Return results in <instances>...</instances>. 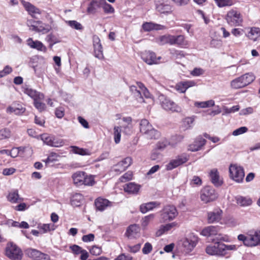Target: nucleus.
Listing matches in <instances>:
<instances>
[{"mask_svg": "<svg viewBox=\"0 0 260 260\" xmlns=\"http://www.w3.org/2000/svg\"><path fill=\"white\" fill-rule=\"evenodd\" d=\"M140 132L148 139H157L160 136V133L155 129L146 119H142L139 123Z\"/></svg>", "mask_w": 260, "mask_h": 260, "instance_id": "obj_1", "label": "nucleus"}, {"mask_svg": "<svg viewBox=\"0 0 260 260\" xmlns=\"http://www.w3.org/2000/svg\"><path fill=\"white\" fill-rule=\"evenodd\" d=\"M22 90L25 93L34 99V106L38 111L42 112L45 110L46 108L45 104L38 101L44 99V96L43 93L38 92L36 90L28 87L26 85L23 86L22 87Z\"/></svg>", "mask_w": 260, "mask_h": 260, "instance_id": "obj_2", "label": "nucleus"}, {"mask_svg": "<svg viewBox=\"0 0 260 260\" xmlns=\"http://www.w3.org/2000/svg\"><path fill=\"white\" fill-rule=\"evenodd\" d=\"M129 88L130 91L140 103L145 102L142 94L146 98H150L149 92L142 82H136V85H131Z\"/></svg>", "mask_w": 260, "mask_h": 260, "instance_id": "obj_3", "label": "nucleus"}, {"mask_svg": "<svg viewBox=\"0 0 260 260\" xmlns=\"http://www.w3.org/2000/svg\"><path fill=\"white\" fill-rule=\"evenodd\" d=\"M178 214L177 210L174 206H166L161 211L160 222L162 223L172 220L178 215Z\"/></svg>", "mask_w": 260, "mask_h": 260, "instance_id": "obj_4", "label": "nucleus"}, {"mask_svg": "<svg viewBox=\"0 0 260 260\" xmlns=\"http://www.w3.org/2000/svg\"><path fill=\"white\" fill-rule=\"evenodd\" d=\"M259 231H254L252 234L245 236L240 234L238 236L239 241H243V244L247 246L253 247L259 245Z\"/></svg>", "mask_w": 260, "mask_h": 260, "instance_id": "obj_5", "label": "nucleus"}, {"mask_svg": "<svg viewBox=\"0 0 260 260\" xmlns=\"http://www.w3.org/2000/svg\"><path fill=\"white\" fill-rule=\"evenodd\" d=\"M6 255L11 260H21L23 253L16 244L9 243L6 248Z\"/></svg>", "mask_w": 260, "mask_h": 260, "instance_id": "obj_6", "label": "nucleus"}, {"mask_svg": "<svg viewBox=\"0 0 260 260\" xmlns=\"http://www.w3.org/2000/svg\"><path fill=\"white\" fill-rule=\"evenodd\" d=\"M218 198V194L212 187L207 186L204 187L200 192V198L205 203L215 201Z\"/></svg>", "mask_w": 260, "mask_h": 260, "instance_id": "obj_7", "label": "nucleus"}, {"mask_svg": "<svg viewBox=\"0 0 260 260\" xmlns=\"http://www.w3.org/2000/svg\"><path fill=\"white\" fill-rule=\"evenodd\" d=\"M225 19L228 24L231 26H239L243 21L240 12L234 9L229 11L227 13Z\"/></svg>", "mask_w": 260, "mask_h": 260, "instance_id": "obj_8", "label": "nucleus"}, {"mask_svg": "<svg viewBox=\"0 0 260 260\" xmlns=\"http://www.w3.org/2000/svg\"><path fill=\"white\" fill-rule=\"evenodd\" d=\"M230 176L231 179L238 183H241L245 174L242 167L237 165H231L229 167Z\"/></svg>", "mask_w": 260, "mask_h": 260, "instance_id": "obj_9", "label": "nucleus"}, {"mask_svg": "<svg viewBox=\"0 0 260 260\" xmlns=\"http://www.w3.org/2000/svg\"><path fill=\"white\" fill-rule=\"evenodd\" d=\"M199 242V238L194 234H189L182 242V246L184 251L188 253L193 250Z\"/></svg>", "mask_w": 260, "mask_h": 260, "instance_id": "obj_10", "label": "nucleus"}, {"mask_svg": "<svg viewBox=\"0 0 260 260\" xmlns=\"http://www.w3.org/2000/svg\"><path fill=\"white\" fill-rule=\"evenodd\" d=\"M160 101L162 108L167 111L179 113L182 111L181 107L164 95L160 96Z\"/></svg>", "mask_w": 260, "mask_h": 260, "instance_id": "obj_11", "label": "nucleus"}, {"mask_svg": "<svg viewBox=\"0 0 260 260\" xmlns=\"http://www.w3.org/2000/svg\"><path fill=\"white\" fill-rule=\"evenodd\" d=\"M205 251L210 255L224 256L223 243L219 241H215L213 244L208 245L206 248Z\"/></svg>", "mask_w": 260, "mask_h": 260, "instance_id": "obj_12", "label": "nucleus"}, {"mask_svg": "<svg viewBox=\"0 0 260 260\" xmlns=\"http://www.w3.org/2000/svg\"><path fill=\"white\" fill-rule=\"evenodd\" d=\"M25 254L32 260H50V256L40 251L33 248H27Z\"/></svg>", "mask_w": 260, "mask_h": 260, "instance_id": "obj_13", "label": "nucleus"}, {"mask_svg": "<svg viewBox=\"0 0 260 260\" xmlns=\"http://www.w3.org/2000/svg\"><path fill=\"white\" fill-rule=\"evenodd\" d=\"M188 160V156L186 154L178 155L174 159L171 160L166 167L167 170H172L173 169L185 163Z\"/></svg>", "mask_w": 260, "mask_h": 260, "instance_id": "obj_14", "label": "nucleus"}, {"mask_svg": "<svg viewBox=\"0 0 260 260\" xmlns=\"http://www.w3.org/2000/svg\"><path fill=\"white\" fill-rule=\"evenodd\" d=\"M141 58L149 65L157 63L161 57L156 58L155 54L150 51H145L141 53Z\"/></svg>", "mask_w": 260, "mask_h": 260, "instance_id": "obj_15", "label": "nucleus"}, {"mask_svg": "<svg viewBox=\"0 0 260 260\" xmlns=\"http://www.w3.org/2000/svg\"><path fill=\"white\" fill-rule=\"evenodd\" d=\"M156 10L161 14H167L172 12V6L168 2L158 0L156 3Z\"/></svg>", "mask_w": 260, "mask_h": 260, "instance_id": "obj_16", "label": "nucleus"}, {"mask_svg": "<svg viewBox=\"0 0 260 260\" xmlns=\"http://www.w3.org/2000/svg\"><path fill=\"white\" fill-rule=\"evenodd\" d=\"M209 177L211 182L216 187L220 186L223 181L220 178L219 173L217 169H212L209 173Z\"/></svg>", "mask_w": 260, "mask_h": 260, "instance_id": "obj_17", "label": "nucleus"}, {"mask_svg": "<svg viewBox=\"0 0 260 260\" xmlns=\"http://www.w3.org/2000/svg\"><path fill=\"white\" fill-rule=\"evenodd\" d=\"M94 204L96 210L103 211L108 207L112 206V203L106 199L99 198L95 200Z\"/></svg>", "mask_w": 260, "mask_h": 260, "instance_id": "obj_18", "label": "nucleus"}, {"mask_svg": "<svg viewBox=\"0 0 260 260\" xmlns=\"http://www.w3.org/2000/svg\"><path fill=\"white\" fill-rule=\"evenodd\" d=\"M222 211L219 209H215L208 213V221L209 223L218 222L222 217Z\"/></svg>", "mask_w": 260, "mask_h": 260, "instance_id": "obj_19", "label": "nucleus"}, {"mask_svg": "<svg viewBox=\"0 0 260 260\" xmlns=\"http://www.w3.org/2000/svg\"><path fill=\"white\" fill-rule=\"evenodd\" d=\"M206 143V140L202 137L197 138L195 141L188 146V150L191 151H197L199 150Z\"/></svg>", "mask_w": 260, "mask_h": 260, "instance_id": "obj_20", "label": "nucleus"}, {"mask_svg": "<svg viewBox=\"0 0 260 260\" xmlns=\"http://www.w3.org/2000/svg\"><path fill=\"white\" fill-rule=\"evenodd\" d=\"M105 3V0H91L87 8V12L88 14H95L98 8L102 6Z\"/></svg>", "mask_w": 260, "mask_h": 260, "instance_id": "obj_21", "label": "nucleus"}, {"mask_svg": "<svg viewBox=\"0 0 260 260\" xmlns=\"http://www.w3.org/2000/svg\"><path fill=\"white\" fill-rule=\"evenodd\" d=\"M93 46L95 57L99 59L103 58V48L101 44L100 43V40L98 37L94 39Z\"/></svg>", "mask_w": 260, "mask_h": 260, "instance_id": "obj_22", "label": "nucleus"}, {"mask_svg": "<svg viewBox=\"0 0 260 260\" xmlns=\"http://www.w3.org/2000/svg\"><path fill=\"white\" fill-rule=\"evenodd\" d=\"M27 44L30 48L36 49L39 51H45L46 50V47L41 42L38 40L34 41L32 38H28L27 40Z\"/></svg>", "mask_w": 260, "mask_h": 260, "instance_id": "obj_23", "label": "nucleus"}, {"mask_svg": "<svg viewBox=\"0 0 260 260\" xmlns=\"http://www.w3.org/2000/svg\"><path fill=\"white\" fill-rule=\"evenodd\" d=\"M140 188V185L134 182H129L124 186V190L129 194H137Z\"/></svg>", "mask_w": 260, "mask_h": 260, "instance_id": "obj_24", "label": "nucleus"}, {"mask_svg": "<svg viewBox=\"0 0 260 260\" xmlns=\"http://www.w3.org/2000/svg\"><path fill=\"white\" fill-rule=\"evenodd\" d=\"M165 26L151 22H145L142 25V28L145 31H150L152 30H161Z\"/></svg>", "mask_w": 260, "mask_h": 260, "instance_id": "obj_25", "label": "nucleus"}, {"mask_svg": "<svg viewBox=\"0 0 260 260\" xmlns=\"http://www.w3.org/2000/svg\"><path fill=\"white\" fill-rule=\"evenodd\" d=\"M85 172L78 171L72 175V179L74 184L77 186L83 185V179H84Z\"/></svg>", "mask_w": 260, "mask_h": 260, "instance_id": "obj_26", "label": "nucleus"}, {"mask_svg": "<svg viewBox=\"0 0 260 260\" xmlns=\"http://www.w3.org/2000/svg\"><path fill=\"white\" fill-rule=\"evenodd\" d=\"M194 82H178L175 85V88L180 93H184L190 87L194 86Z\"/></svg>", "mask_w": 260, "mask_h": 260, "instance_id": "obj_27", "label": "nucleus"}, {"mask_svg": "<svg viewBox=\"0 0 260 260\" xmlns=\"http://www.w3.org/2000/svg\"><path fill=\"white\" fill-rule=\"evenodd\" d=\"M236 203L242 207L250 206L252 203L251 198L241 196H238L235 197Z\"/></svg>", "mask_w": 260, "mask_h": 260, "instance_id": "obj_28", "label": "nucleus"}, {"mask_svg": "<svg viewBox=\"0 0 260 260\" xmlns=\"http://www.w3.org/2000/svg\"><path fill=\"white\" fill-rule=\"evenodd\" d=\"M7 199L12 203H19L23 200V198L19 197L18 190L10 191L7 196Z\"/></svg>", "mask_w": 260, "mask_h": 260, "instance_id": "obj_29", "label": "nucleus"}, {"mask_svg": "<svg viewBox=\"0 0 260 260\" xmlns=\"http://www.w3.org/2000/svg\"><path fill=\"white\" fill-rule=\"evenodd\" d=\"M25 108L19 104H14L7 108V111L14 113L16 115H20L24 112Z\"/></svg>", "mask_w": 260, "mask_h": 260, "instance_id": "obj_30", "label": "nucleus"}, {"mask_svg": "<svg viewBox=\"0 0 260 260\" xmlns=\"http://www.w3.org/2000/svg\"><path fill=\"white\" fill-rule=\"evenodd\" d=\"M158 205V204L155 202L143 204L140 206V210L142 213H145L149 211L152 210Z\"/></svg>", "mask_w": 260, "mask_h": 260, "instance_id": "obj_31", "label": "nucleus"}, {"mask_svg": "<svg viewBox=\"0 0 260 260\" xmlns=\"http://www.w3.org/2000/svg\"><path fill=\"white\" fill-rule=\"evenodd\" d=\"M201 234L206 237H210L217 235V228L214 226H209L204 228L201 232Z\"/></svg>", "mask_w": 260, "mask_h": 260, "instance_id": "obj_32", "label": "nucleus"}, {"mask_svg": "<svg viewBox=\"0 0 260 260\" xmlns=\"http://www.w3.org/2000/svg\"><path fill=\"white\" fill-rule=\"evenodd\" d=\"M84 200L83 196L78 193H75L71 198V204L72 206L78 207L82 204Z\"/></svg>", "mask_w": 260, "mask_h": 260, "instance_id": "obj_33", "label": "nucleus"}, {"mask_svg": "<svg viewBox=\"0 0 260 260\" xmlns=\"http://www.w3.org/2000/svg\"><path fill=\"white\" fill-rule=\"evenodd\" d=\"M140 228L136 224H132L128 226L126 233L128 238H133L139 232Z\"/></svg>", "mask_w": 260, "mask_h": 260, "instance_id": "obj_34", "label": "nucleus"}, {"mask_svg": "<svg viewBox=\"0 0 260 260\" xmlns=\"http://www.w3.org/2000/svg\"><path fill=\"white\" fill-rule=\"evenodd\" d=\"M71 148L72 152L75 154L80 155H90L91 154V152L87 149L79 148L75 146H72Z\"/></svg>", "mask_w": 260, "mask_h": 260, "instance_id": "obj_35", "label": "nucleus"}, {"mask_svg": "<svg viewBox=\"0 0 260 260\" xmlns=\"http://www.w3.org/2000/svg\"><path fill=\"white\" fill-rule=\"evenodd\" d=\"M172 35H166L159 37L156 39L157 43L159 45H164L169 44L171 45Z\"/></svg>", "mask_w": 260, "mask_h": 260, "instance_id": "obj_36", "label": "nucleus"}, {"mask_svg": "<svg viewBox=\"0 0 260 260\" xmlns=\"http://www.w3.org/2000/svg\"><path fill=\"white\" fill-rule=\"evenodd\" d=\"M177 45L179 46L185 45L184 37L183 35H172L171 45Z\"/></svg>", "mask_w": 260, "mask_h": 260, "instance_id": "obj_37", "label": "nucleus"}, {"mask_svg": "<svg viewBox=\"0 0 260 260\" xmlns=\"http://www.w3.org/2000/svg\"><path fill=\"white\" fill-rule=\"evenodd\" d=\"M255 76L251 73H246L239 78L233 80L232 81H254Z\"/></svg>", "mask_w": 260, "mask_h": 260, "instance_id": "obj_38", "label": "nucleus"}, {"mask_svg": "<svg viewBox=\"0 0 260 260\" xmlns=\"http://www.w3.org/2000/svg\"><path fill=\"white\" fill-rule=\"evenodd\" d=\"M38 229L42 233H45L50 231L55 230V225L53 223L50 224H40L38 226Z\"/></svg>", "mask_w": 260, "mask_h": 260, "instance_id": "obj_39", "label": "nucleus"}, {"mask_svg": "<svg viewBox=\"0 0 260 260\" xmlns=\"http://www.w3.org/2000/svg\"><path fill=\"white\" fill-rule=\"evenodd\" d=\"M260 36V29L257 27H252L248 34V37L253 41Z\"/></svg>", "mask_w": 260, "mask_h": 260, "instance_id": "obj_40", "label": "nucleus"}, {"mask_svg": "<svg viewBox=\"0 0 260 260\" xmlns=\"http://www.w3.org/2000/svg\"><path fill=\"white\" fill-rule=\"evenodd\" d=\"M42 24L41 21H35L33 20H28L27 21V25L29 27V29L32 31L37 32V24Z\"/></svg>", "mask_w": 260, "mask_h": 260, "instance_id": "obj_41", "label": "nucleus"}, {"mask_svg": "<svg viewBox=\"0 0 260 260\" xmlns=\"http://www.w3.org/2000/svg\"><path fill=\"white\" fill-rule=\"evenodd\" d=\"M113 130L114 142L116 144H118L120 141L121 128L119 126H115Z\"/></svg>", "mask_w": 260, "mask_h": 260, "instance_id": "obj_42", "label": "nucleus"}, {"mask_svg": "<svg viewBox=\"0 0 260 260\" xmlns=\"http://www.w3.org/2000/svg\"><path fill=\"white\" fill-rule=\"evenodd\" d=\"M65 141L63 139L58 138L53 136L51 147H60L64 145Z\"/></svg>", "mask_w": 260, "mask_h": 260, "instance_id": "obj_43", "label": "nucleus"}, {"mask_svg": "<svg viewBox=\"0 0 260 260\" xmlns=\"http://www.w3.org/2000/svg\"><path fill=\"white\" fill-rule=\"evenodd\" d=\"M83 185L86 186H92L95 183L93 177L91 175L88 176L85 173L84 175V179H83Z\"/></svg>", "mask_w": 260, "mask_h": 260, "instance_id": "obj_44", "label": "nucleus"}, {"mask_svg": "<svg viewBox=\"0 0 260 260\" xmlns=\"http://www.w3.org/2000/svg\"><path fill=\"white\" fill-rule=\"evenodd\" d=\"M24 148L18 147L13 148L11 151H9V155H10L12 157L15 158L17 157L19 154L24 151Z\"/></svg>", "mask_w": 260, "mask_h": 260, "instance_id": "obj_45", "label": "nucleus"}, {"mask_svg": "<svg viewBox=\"0 0 260 260\" xmlns=\"http://www.w3.org/2000/svg\"><path fill=\"white\" fill-rule=\"evenodd\" d=\"M67 23L73 28L77 30H82L83 26L81 23L76 20H69L67 21Z\"/></svg>", "mask_w": 260, "mask_h": 260, "instance_id": "obj_46", "label": "nucleus"}, {"mask_svg": "<svg viewBox=\"0 0 260 260\" xmlns=\"http://www.w3.org/2000/svg\"><path fill=\"white\" fill-rule=\"evenodd\" d=\"M11 135V131L5 128L0 130V140H4L10 137Z\"/></svg>", "mask_w": 260, "mask_h": 260, "instance_id": "obj_47", "label": "nucleus"}, {"mask_svg": "<svg viewBox=\"0 0 260 260\" xmlns=\"http://www.w3.org/2000/svg\"><path fill=\"white\" fill-rule=\"evenodd\" d=\"M53 136L49 135L48 134H43L41 136V140L46 145L51 146L52 139Z\"/></svg>", "mask_w": 260, "mask_h": 260, "instance_id": "obj_48", "label": "nucleus"}, {"mask_svg": "<svg viewBox=\"0 0 260 260\" xmlns=\"http://www.w3.org/2000/svg\"><path fill=\"white\" fill-rule=\"evenodd\" d=\"M154 214H150L147 216H145L142 220V226L146 228L154 218Z\"/></svg>", "mask_w": 260, "mask_h": 260, "instance_id": "obj_49", "label": "nucleus"}, {"mask_svg": "<svg viewBox=\"0 0 260 260\" xmlns=\"http://www.w3.org/2000/svg\"><path fill=\"white\" fill-rule=\"evenodd\" d=\"M217 5L220 7L232 6L233 2L232 0H214Z\"/></svg>", "mask_w": 260, "mask_h": 260, "instance_id": "obj_50", "label": "nucleus"}, {"mask_svg": "<svg viewBox=\"0 0 260 260\" xmlns=\"http://www.w3.org/2000/svg\"><path fill=\"white\" fill-rule=\"evenodd\" d=\"M126 169L120 163L118 162L116 165H114L112 168V171L114 172L116 174H119L121 172L124 171Z\"/></svg>", "mask_w": 260, "mask_h": 260, "instance_id": "obj_51", "label": "nucleus"}, {"mask_svg": "<svg viewBox=\"0 0 260 260\" xmlns=\"http://www.w3.org/2000/svg\"><path fill=\"white\" fill-rule=\"evenodd\" d=\"M22 3L24 7L25 8V10L28 12V13L30 15L31 14V13L34 11L35 9L36 8L35 6H34L29 2L22 1Z\"/></svg>", "mask_w": 260, "mask_h": 260, "instance_id": "obj_52", "label": "nucleus"}, {"mask_svg": "<svg viewBox=\"0 0 260 260\" xmlns=\"http://www.w3.org/2000/svg\"><path fill=\"white\" fill-rule=\"evenodd\" d=\"M170 143L166 139H162L160 141L158 142L156 144V148L159 150H163L166 148Z\"/></svg>", "mask_w": 260, "mask_h": 260, "instance_id": "obj_53", "label": "nucleus"}, {"mask_svg": "<svg viewBox=\"0 0 260 260\" xmlns=\"http://www.w3.org/2000/svg\"><path fill=\"white\" fill-rule=\"evenodd\" d=\"M194 121V118L192 117L185 118L183 121V125L185 128H190L192 126V124Z\"/></svg>", "mask_w": 260, "mask_h": 260, "instance_id": "obj_54", "label": "nucleus"}, {"mask_svg": "<svg viewBox=\"0 0 260 260\" xmlns=\"http://www.w3.org/2000/svg\"><path fill=\"white\" fill-rule=\"evenodd\" d=\"M101 7L103 8L106 13H113L114 12V8L110 4L107 3L106 0H105V3L102 4Z\"/></svg>", "mask_w": 260, "mask_h": 260, "instance_id": "obj_55", "label": "nucleus"}, {"mask_svg": "<svg viewBox=\"0 0 260 260\" xmlns=\"http://www.w3.org/2000/svg\"><path fill=\"white\" fill-rule=\"evenodd\" d=\"M58 157H59V155L57 153L51 152L48 156L47 159L45 160V162L46 164L54 162L57 160Z\"/></svg>", "mask_w": 260, "mask_h": 260, "instance_id": "obj_56", "label": "nucleus"}, {"mask_svg": "<svg viewBox=\"0 0 260 260\" xmlns=\"http://www.w3.org/2000/svg\"><path fill=\"white\" fill-rule=\"evenodd\" d=\"M133 178V173L131 171H128L122 175L119 179L120 181L122 182L128 181Z\"/></svg>", "mask_w": 260, "mask_h": 260, "instance_id": "obj_57", "label": "nucleus"}, {"mask_svg": "<svg viewBox=\"0 0 260 260\" xmlns=\"http://www.w3.org/2000/svg\"><path fill=\"white\" fill-rule=\"evenodd\" d=\"M223 255L225 256L227 254V251L229 250H236L237 247L236 245H225L223 243Z\"/></svg>", "mask_w": 260, "mask_h": 260, "instance_id": "obj_58", "label": "nucleus"}, {"mask_svg": "<svg viewBox=\"0 0 260 260\" xmlns=\"http://www.w3.org/2000/svg\"><path fill=\"white\" fill-rule=\"evenodd\" d=\"M152 250V245L149 242H146L144 244V246L143 248H142V252L144 254H148L151 252Z\"/></svg>", "mask_w": 260, "mask_h": 260, "instance_id": "obj_59", "label": "nucleus"}, {"mask_svg": "<svg viewBox=\"0 0 260 260\" xmlns=\"http://www.w3.org/2000/svg\"><path fill=\"white\" fill-rule=\"evenodd\" d=\"M12 72V68L9 66H6L2 71H0V78L9 74Z\"/></svg>", "mask_w": 260, "mask_h": 260, "instance_id": "obj_60", "label": "nucleus"}, {"mask_svg": "<svg viewBox=\"0 0 260 260\" xmlns=\"http://www.w3.org/2000/svg\"><path fill=\"white\" fill-rule=\"evenodd\" d=\"M120 162L125 168V169H126L129 166H130L132 165L133 160L131 157H127Z\"/></svg>", "mask_w": 260, "mask_h": 260, "instance_id": "obj_61", "label": "nucleus"}, {"mask_svg": "<svg viewBox=\"0 0 260 260\" xmlns=\"http://www.w3.org/2000/svg\"><path fill=\"white\" fill-rule=\"evenodd\" d=\"M247 131L248 128L246 127L242 126L234 131L233 135L237 136L246 133Z\"/></svg>", "mask_w": 260, "mask_h": 260, "instance_id": "obj_62", "label": "nucleus"}, {"mask_svg": "<svg viewBox=\"0 0 260 260\" xmlns=\"http://www.w3.org/2000/svg\"><path fill=\"white\" fill-rule=\"evenodd\" d=\"M89 251L90 253L94 255H99L102 253L101 248L96 246H93Z\"/></svg>", "mask_w": 260, "mask_h": 260, "instance_id": "obj_63", "label": "nucleus"}, {"mask_svg": "<svg viewBox=\"0 0 260 260\" xmlns=\"http://www.w3.org/2000/svg\"><path fill=\"white\" fill-rule=\"evenodd\" d=\"M133 258L132 256L129 254L126 255L124 253L120 254L117 258L114 260H133Z\"/></svg>", "mask_w": 260, "mask_h": 260, "instance_id": "obj_64", "label": "nucleus"}]
</instances>
